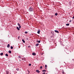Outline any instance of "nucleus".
Instances as JSON below:
<instances>
[{
  "label": "nucleus",
  "instance_id": "f3484780",
  "mask_svg": "<svg viewBox=\"0 0 74 74\" xmlns=\"http://www.w3.org/2000/svg\"><path fill=\"white\" fill-rule=\"evenodd\" d=\"M25 34H27V33H28V32H25Z\"/></svg>",
  "mask_w": 74,
  "mask_h": 74
},
{
  "label": "nucleus",
  "instance_id": "a878e982",
  "mask_svg": "<svg viewBox=\"0 0 74 74\" xmlns=\"http://www.w3.org/2000/svg\"><path fill=\"white\" fill-rule=\"evenodd\" d=\"M18 58H21V56H18Z\"/></svg>",
  "mask_w": 74,
  "mask_h": 74
},
{
  "label": "nucleus",
  "instance_id": "2eb2a0df",
  "mask_svg": "<svg viewBox=\"0 0 74 74\" xmlns=\"http://www.w3.org/2000/svg\"><path fill=\"white\" fill-rule=\"evenodd\" d=\"M66 26H69L70 25V24L69 23L66 24Z\"/></svg>",
  "mask_w": 74,
  "mask_h": 74
},
{
  "label": "nucleus",
  "instance_id": "72a5a7b5",
  "mask_svg": "<svg viewBox=\"0 0 74 74\" xmlns=\"http://www.w3.org/2000/svg\"><path fill=\"white\" fill-rule=\"evenodd\" d=\"M20 61H21V60H20Z\"/></svg>",
  "mask_w": 74,
  "mask_h": 74
},
{
  "label": "nucleus",
  "instance_id": "9b49d317",
  "mask_svg": "<svg viewBox=\"0 0 74 74\" xmlns=\"http://www.w3.org/2000/svg\"><path fill=\"white\" fill-rule=\"evenodd\" d=\"M41 42V41L39 40L38 41H37V42H38V43H40V42Z\"/></svg>",
  "mask_w": 74,
  "mask_h": 74
},
{
  "label": "nucleus",
  "instance_id": "7c9ffc66",
  "mask_svg": "<svg viewBox=\"0 0 74 74\" xmlns=\"http://www.w3.org/2000/svg\"><path fill=\"white\" fill-rule=\"evenodd\" d=\"M28 48H30V46H28Z\"/></svg>",
  "mask_w": 74,
  "mask_h": 74
},
{
  "label": "nucleus",
  "instance_id": "423d86ee",
  "mask_svg": "<svg viewBox=\"0 0 74 74\" xmlns=\"http://www.w3.org/2000/svg\"><path fill=\"white\" fill-rule=\"evenodd\" d=\"M16 29H17L18 30H20V29H19V28L18 27H16Z\"/></svg>",
  "mask_w": 74,
  "mask_h": 74
},
{
  "label": "nucleus",
  "instance_id": "c756f323",
  "mask_svg": "<svg viewBox=\"0 0 74 74\" xmlns=\"http://www.w3.org/2000/svg\"><path fill=\"white\" fill-rule=\"evenodd\" d=\"M72 19H74V16H73V17L72 18Z\"/></svg>",
  "mask_w": 74,
  "mask_h": 74
},
{
  "label": "nucleus",
  "instance_id": "cd10ccee",
  "mask_svg": "<svg viewBox=\"0 0 74 74\" xmlns=\"http://www.w3.org/2000/svg\"><path fill=\"white\" fill-rule=\"evenodd\" d=\"M43 74H45V72L43 73Z\"/></svg>",
  "mask_w": 74,
  "mask_h": 74
},
{
  "label": "nucleus",
  "instance_id": "4468645a",
  "mask_svg": "<svg viewBox=\"0 0 74 74\" xmlns=\"http://www.w3.org/2000/svg\"><path fill=\"white\" fill-rule=\"evenodd\" d=\"M42 72H45L46 71V70H43L42 71Z\"/></svg>",
  "mask_w": 74,
  "mask_h": 74
},
{
  "label": "nucleus",
  "instance_id": "f8f14e48",
  "mask_svg": "<svg viewBox=\"0 0 74 74\" xmlns=\"http://www.w3.org/2000/svg\"><path fill=\"white\" fill-rule=\"evenodd\" d=\"M5 56H8V55L7 53H6L5 54Z\"/></svg>",
  "mask_w": 74,
  "mask_h": 74
},
{
  "label": "nucleus",
  "instance_id": "4be33fe9",
  "mask_svg": "<svg viewBox=\"0 0 74 74\" xmlns=\"http://www.w3.org/2000/svg\"><path fill=\"white\" fill-rule=\"evenodd\" d=\"M1 55H3V53H1Z\"/></svg>",
  "mask_w": 74,
  "mask_h": 74
},
{
  "label": "nucleus",
  "instance_id": "ddd939ff",
  "mask_svg": "<svg viewBox=\"0 0 74 74\" xmlns=\"http://www.w3.org/2000/svg\"><path fill=\"white\" fill-rule=\"evenodd\" d=\"M8 52H9V53H11V51H8Z\"/></svg>",
  "mask_w": 74,
  "mask_h": 74
},
{
  "label": "nucleus",
  "instance_id": "39448f33",
  "mask_svg": "<svg viewBox=\"0 0 74 74\" xmlns=\"http://www.w3.org/2000/svg\"><path fill=\"white\" fill-rule=\"evenodd\" d=\"M40 30H39V31L37 32V33L38 34H40Z\"/></svg>",
  "mask_w": 74,
  "mask_h": 74
},
{
  "label": "nucleus",
  "instance_id": "dca6fc26",
  "mask_svg": "<svg viewBox=\"0 0 74 74\" xmlns=\"http://www.w3.org/2000/svg\"><path fill=\"white\" fill-rule=\"evenodd\" d=\"M55 15L56 16H57L58 15V13H56Z\"/></svg>",
  "mask_w": 74,
  "mask_h": 74
},
{
  "label": "nucleus",
  "instance_id": "6e6552de",
  "mask_svg": "<svg viewBox=\"0 0 74 74\" xmlns=\"http://www.w3.org/2000/svg\"><path fill=\"white\" fill-rule=\"evenodd\" d=\"M10 44H8L7 46V47L8 48H10Z\"/></svg>",
  "mask_w": 74,
  "mask_h": 74
},
{
  "label": "nucleus",
  "instance_id": "9d476101",
  "mask_svg": "<svg viewBox=\"0 0 74 74\" xmlns=\"http://www.w3.org/2000/svg\"><path fill=\"white\" fill-rule=\"evenodd\" d=\"M6 74H8L9 73V72L8 71H6Z\"/></svg>",
  "mask_w": 74,
  "mask_h": 74
},
{
  "label": "nucleus",
  "instance_id": "f03ea898",
  "mask_svg": "<svg viewBox=\"0 0 74 74\" xmlns=\"http://www.w3.org/2000/svg\"><path fill=\"white\" fill-rule=\"evenodd\" d=\"M36 71L37 72V73H40V72L38 70H36Z\"/></svg>",
  "mask_w": 74,
  "mask_h": 74
},
{
  "label": "nucleus",
  "instance_id": "7ed1b4c3",
  "mask_svg": "<svg viewBox=\"0 0 74 74\" xmlns=\"http://www.w3.org/2000/svg\"><path fill=\"white\" fill-rule=\"evenodd\" d=\"M32 55H33V56H35V55H36V54L35 53H32Z\"/></svg>",
  "mask_w": 74,
  "mask_h": 74
},
{
  "label": "nucleus",
  "instance_id": "6ab92c4d",
  "mask_svg": "<svg viewBox=\"0 0 74 74\" xmlns=\"http://www.w3.org/2000/svg\"><path fill=\"white\" fill-rule=\"evenodd\" d=\"M47 65H45V69H47Z\"/></svg>",
  "mask_w": 74,
  "mask_h": 74
},
{
  "label": "nucleus",
  "instance_id": "c85d7f7f",
  "mask_svg": "<svg viewBox=\"0 0 74 74\" xmlns=\"http://www.w3.org/2000/svg\"><path fill=\"white\" fill-rule=\"evenodd\" d=\"M69 22H71V20H70Z\"/></svg>",
  "mask_w": 74,
  "mask_h": 74
},
{
  "label": "nucleus",
  "instance_id": "1a4fd4ad",
  "mask_svg": "<svg viewBox=\"0 0 74 74\" xmlns=\"http://www.w3.org/2000/svg\"><path fill=\"white\" fill-rule=\"evenodd\" d=\"M22 41L24 43H25V40H24L22 39Z\"/></svg>",
  "mask_w": 74,
  "mask_h": 74
},
{
  "label": "nucleus",
  "instance_id": "473e14b6",
  "mask_svg": "<svg viewBox=\"0 0 74 74\" xmlns=\"http://www.w3.org/2000/svg\"><path fill=\"white\" fill-rule=\"evenodd\" d=\"M46 74H48L47 73Z\"/></svg>",
  "mask_w": 74,
  "mask_h": 74
},
{
  "label": "nucleus",
  "instance_id": "bb28decb",
  "mask_svg": "<svg viewBox=\"0 0 74 74\" xmlns=\"http://www.w3.org/2000/svg\"><path fill=\"white\" fill-rule=\"evenodd\" d=\"M62 74H64V71H63V72H62Z\"/></svg>",
  "mask_w": 74,
  "mask_h": 74
},
{
  "label": "nucleus",
  "instance_id": "412c9836",
  "mask_svg": "<svg viewBox=\"0 0 74 74\" xmlns=\"http://www.w3.org/2000/svg\"><path fill=\"white\" fill-rule=\"evenodd\" d=\"M42 66H41L40 67V69H42Z\"/></svg>",
  "mask_w": 74,
  "mask_h": 74
},
{
  "label": "nucleus",
  "instance_id": "b1692460",
  "mask_svg": "<svg viewBox=\"0 0 74 74\" xmlns=\"http://www.w3.org/2000/svg\"><path fill=\"white\" fill-rule=\"evenodd\" d=\"M21 25L19 26V29H21Z\"/></svg>",
  "mask_w": 74,
  "mask_h": 74
},
{
  "label": "nucleus",
  "instance_id": "aec40b11",
  "mask_svg": "<svg viewBox=\"0 0 74 74\" xmlns=\"http://www.w3.org/2000/svg\"><path fill=\"white\" fill-rule=\"evenodd\" d=\"M18 26H21V25H20L19 23H18Z\"/></svg>",
  "mask_w": 74,
  "mask_h": 74
},
{
  "label": "nucleus",
  "instance_id": "a211bd4d",
  "mask_svg": "<svg viewBox=\"0 0 74 74\" xmlns=\"http://www.w3.org/2000/svg\"><path fill=\"white\" fill-rule=\"evenodd\" d=\"M13 48V47L12 46H11L10 47V49H12Z\"/></svg>",
  "mask_w": 74,
  "mask_h": 74
},
{
  "label": "nucleus",
  "instance_id": "20e7f679",
  "mask_svg": "<svg viewBox=\"0 0 74 74\" xmlns=\"http://www.w3.org/2000/svg\"><path fill=\"white\" fill-rule=\"evenodd\" d=\"M54 32H56V33H59V31H58V30H55L54 31Z\"/></svg>",
  "mask_w": 74,
  "mask_h": 74
},
{
  "label": "nucleus",
  "instance_id": "393cba45",
  "mask_svg": "<svg viewBox=\"0 0 74 74\" xmlns=\"http://www.w3.org/2000/svg\"><path fill=\"white\" fill-rule=\"evenodd\" d=\"M16 70H17V71H19V69H16Z\"/></svg>",
  "mask_w": 74,
  "mask_h": 74
},
{
  "label": "nucleus",
  "instance_id": "0eeeda50",
  "mask_svg": "<svg viewBox=\"0 0 74 74\" xmlns=\"http://www.w3.org/2000/svg\"><path fill=\"white\" fill-rule=\"evenodd\" d=\"M38 45H39V43H37L36 44V45H35V46L37 47V46H38Z\"/></svg>",
  "mask_w": 74,
  "mask_h": 74
},
{
  "label": "nucleus",
  "instance_id": "5701e85b",
  "mask_svg": "<svg viewBox=\"0 0 74 74\" xmlns=\"http://www.w3.org/2000/svg\"><path fill=\"white\" fill-rule=\"evenodd\" d=\"M31 64H29V66H31Z\"/></svg>",
  "mask_w": 74,
  "mask_h": 74
},
{
  "label": "nucleus",
  "instance_id": "f257e3e1",
  "mask_svg": "<svg viewBox=\"0 0 74 74\" xmlns=\"http://www.w3.org/2000/svg\"><path fill=\"white\" fill-rule=\"evenodd\" d=\"M28 11H30V12H33V8L32 7H30L29 8V9L28 10Z\"/></svg>",
  "mask_w": 74,
  "mask_h": 74
},
{
  "label": "nucleus",
  "instance_id": "2f4dec72",
  "mask_svg": "<svg viewBox=\"0 0 74 74\" xmlns=\"http://www.w3.org/2000/svg\"><path fill=\"white\" fill-rule=\"evenodd\" d=\"M20 37V36H18V38H19Z\"/></svg>",
  "mask_w": 74,
  "mask_h": 74
}]
</instances>
